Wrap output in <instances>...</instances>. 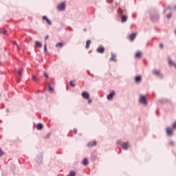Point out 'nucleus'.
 <instances>
[{
    "label": "nucleus",
    "mask_w": 176,
    "mask_h": 176,
    "mask_svg": "<svg viewBox=\"0 0 176 176\" xmlns=\"http://www.w3.org/2000/svg\"><path fill=\"white\" fill-rule=\"evenodd\" d=\"M117 144L118 145H120V146H122V149H124V151H127V149H129V148H130V144L128 142H122V140H118Z\"/></svg>",
    "instance_id": "obj_1"
},
{
    "label": "nucleus",
    "mask_w": 176,
    "mask_h": 176,
    "mask_svg": "<svg viewBox=\"0 0 176 176\" xmlns=\"http://www.w3.org/2000/svg\"><path fill=\"white\" fill-rule=\"evenodd\" d=\"M139 102L144 106L148 105V101L146 100V97H145V96L141 95L139 99Z\"/></svg>",
    "instance_id": "obj_2"
},
{
    "label": "nucleus",
    "mask_w": 176,
    "mask_h": 176,
    "mask_svg": "<svg viewBox=\"0 0 176 176\" xmlns=\"http://www.w3.org/2000/svg\"><path fill=\"white\" fill-rule=\"evenodd\" d=\"M120 16H121V23H126L127 21V16L123 14V12H120Z\"/></svg>",
    "instance_id": "obj_3"
},
{
    "label": "nucleus",
    "mask_w": 176,
    "mask_h": 176,
    "mask_svg": "<svg viewBox=\"0 0 176 176\" xmlns=\"http://www.w3.org/2000/svg\"><path fill=\"white\" fill-rule=\"evenodd\" d=\"M96 52L98 53H100V54H103V53L105 52V48H104L103 46L100 45L97 48Z\"/></svg>",
    "instance_id": "obj_4"
},
{
    "label": "nucleus",
    "mask_w": 176,
    "mask_h": 176,
    "mask_svg": "<svg viewBox=\"0 0 176 176\" xmlns=\"http://www.w3.org/2000/svg\"><path fill=\"white\" fill-rule=\"evenodd\" d=\"M58 10H65V3H61L57 7Z\"/></svg>",
    "instance_id": "obj_5"
},
{
    "label": "nucleus",
    "mask_w": 176,
    "mask_h": 176,
    "mask_svg": "<svg viewBox=\"0 0 176 176\" xmlns=\"http://www.w3.org/2000/svg\"><path fill=\"white\" fill-rule=\"evenodd\" d=\"M141 81H142V76H138L135 77V82L137 84L141 83Z\"/></svg>",
    "instance_id": "obj_6"
},
{
    "label": "nucleus",
    "mask_w": 176,
    "mask_h": 176,
    "mask_svg": "<svg viewBox=\"0 0 176 176\" xmlns=\"http://www.w3.org/2000/svg\"><path fill=\"white\" fill-rule=\"evenodd\" d=\"M173 129H173V128L167 127V128L166 129V133H167L168 135L171 136V135H173Z\"/></svg>",
    "instance_id": "obj_7"
},
{
    "label": "nucleus",
    "mask_w": 176,
    "mask_h": 176,
    "mask_svg": "<svg viewBox=\"0 0 176 176\" xmlns=\"http://www.w3.org/2000/svg\"><path fill=\"white\" fill-rule=\"evenodd\" d=\"M82 97H83L85 100H87L90 98V94L86 91H83L82 93Z\"/></svg>",
    "instance_id": "obj_8"
},
{
    "label": "nucleus",
    "mask_w": 176,
    "mask_h": 176,
    "mask_svg": "<svg viewBox=\"0 0 176 176\" xmlns=\"http://www.w3.org/2000/svg\"><path fill=\"white\" fill-rule=\"evenodd\" d=\"M97 145V141L94 140L93 142H90L87 144L88 148H90L91 146H96Z\"/></svg>",
    "instance_id": "obj_9"
},
{
    "label": "nucleus",
    "mask_w": 176,
    "mask_h": 176,
    "mask_svg": "<svg viewBox=\"0 0 176 176\" xmlns=\"http://www.w3.org/2000/svg\"><path fill=\"white\" fill-rule=\"evenodd\" d=\"M113 96H115V91H112L109 95H107V98L109 100H112L113 98Z\"/></svg>",
    "instance_id": "obj_10"
},
{
    "label": "nucleus",
    "mask_w": 176,
    "mask_h": 176,
    "mask_svg": "<svg viewBox=\"0 0 176 176\" xmlns=\"http://www.w3.org/2000/svg\"><path fill=\"white\" fill-rule=\"evenodd\" d=\"M43 20H45V21L48 24V25H52V21L47 18V16H43Z\"/></svg>",
    "instance_id": "obj_11"
},
{
    "label": "nucleus",
    "mask_w": 176,
    "mask_h": 176,
    "mask_svg": "<svg viewBox=\"0 0 176 176\" xmlns=\"http://www.w3.org/2000/svg\"><path fill=\"white\" fill-rule=\"evenodd\" d=\"M23 76V70L21 69L17 72L16 78L20 79Z\"/></svg>",
    "instance_id": "obj_12"
},
{
    "label": "nucleus",
    "mask_w": 176,
    "mask_h": 176,
    "mask_svg": "<svg viewBox=\"0 0 176 176\" xmlns=\"http://www.w3.org/2000/svg\"><path fill=\"white\" fill-rule=\"evenodd\" d=\"M141 57H142V52H136V54H135V58L136 59H140L141 58Z\"/></svg>",
    "instance_id": "obj_13"
},
{
    "label": "nucleus",
    "mask_w": 176,
    "mask_h": 176,
    "mask_svg": "<svg viewBox=\"0 0 176 176\" xmlns=\"http://www.w3.org/2000/svg\"><path fill=\"white\" fill-rule=\"evenodd\" d=\"M34 47H42V43L38 41H35Z\"/></svg>",
    "instance_id": "obj_14"
},
{
    "label": "nucleus",
    "mask_w": 176,
    "mask_h": 176,
    "mask_svg": "<svg viewBox=\"0 0 176 176\" xmlns=\"http://www.w3.org/2000/svg\"><path fill=\"white\" fill-rule=\"evenodd\" d=\"M111 61H116V55L115 54H113V52H111Z\"/></svg>",
    "instance_id": "obj_15"
},
{
    "label": "nucleus",
    "mask_w": 176,
    "mask_h": 176,
    "mask_svg": "<svg viewBox=\"0 0 176 176\" xmlns=\"http://www.w3.org/2000/svg\"><path fill=\"white\" fill-rule=\"evenodd\" d=\"M90 45H91V41L87 40L86 42L85 49H89V47H90Z\"/></svg>",
    "instance_id": "obj_16"
},
{
    "label": "nucleus",
    "mask_w": 176,
    "mask_h": 176,
    "mask_svg": "<svg viewBox=\"0 0 176 176\" xmlns=\"http://www.w3.org/2000/svg\"><path fill=\"white\" fill-rule=\"evenodd\" d=\"M83 166H87L89 164V160L87 158H85L82 161Z\"/></svg>",
    "instance_id": "obj_17"
},
{
    "label": "nucleus",
    "mask_w": 176,
    "mask_h": 176,
    "mask_svg": "<svg viewBox=\"0 0 176 176\" xmlns=\"http://www.w3.org/2000/svg\"><path fill=\"white\" fill-rule=\"evenodd\" d=\"M36 129L37 130H42L43 129V125L42 124H37Z\"/></svg>",
    "instance_id": "obj_18"
},
{
    "label": "nucleus",
    "mask_w": 176,
    "mask_h": 176,
    "mask_svg": "<svg viewBox=\"0 0 176 176\" xmlns=\"http://www.w3.org/2000/svg\"><path fill=\"white\" fill-rule=\"evenodd\" d=\"M64 46V43H57L56 45V47H63Z\"/></svg>",
    "instance_id": "obj_19"
},
{
    "label": "nucleus",
    "mask_w": 176,
    "mask_h": 176,
    "mask_svg": "<svg viewBox=\"0 0 176 176\" xmlns=\"http://www.w3.org/2000/svg\"><path fill=\"white\" fill-rule=\"evenodd\" d=\"M153 74L155 75H156V76H159V75H160V71H159V70H154L153 71Z\"/></svg>",
    "instance_id": "obj_20"
},
{
    "label": "nucleus",
    "mask_w": 176,
    "mask_h": 176,
    "mask_svg": "<svg viewBox=\"0 0 176 176\" xmlns=\"http://www.w3.org/2000/svg\"><path fill=\"white\" fill-rule=\"evenodd\" d=\"M69 85L72 86V87H75V86H76V85H75V82L72 80L70 81Z\"/></svg>",
    "instance_id": "obj_21"
},
{
    "label": "nucleus",
    "mask_w": 176,
    "mask_h": 176,
    "mask_svg": "<svg viewBox=\"0 0 176 176\" xmlns=\"http://www.w3.org/2000/svg\"><path fill=\"white\" fill-rule=\"evenodd\" d=\"M48 87H49V91H54V89H53V87H52V86L50 85V83L48 84Z\"/></svg>",
    "instance_id": "obj_22"
},
{
    "label": "nucleus",
    "mask_w": 176,
    "mask_h": 176,
    "mask_svg": "<svg viewBox=\"0 0 176 176\" xmlns=\"http://www.w3.org/2000/svg\"><path fill=\"white\" fill-rule=\"evenodd\" d=\"M168 63L170 65L173 66L176 64L174 61L171 60L170 59L168 60Z\"/></svg>",
    "instance_id": "obj_23"
},
{
    "label": "nucleus",
    "mask_w": 176,
    "mask_h": 176,
    "mask_svg": "<svg viewBox=\"0 0 176 176\" xmlns=\"http://www.w3.org/2000/svg\"><path fill=\"white\" fill-rule=\"evenodd\" d=\"M44 52L45 53H47V44L44 45Z\"/></svg>",
    "instance_id": "obj_24"
},
{
    "label": "nucleus",
    "mask_w": 176,
    "mask_h": 176,
    "mask_svg": "<svg viewBox=\"0 0 176 176\" xmlns=\"http://www.w3.org/2000/svg\"><path fill=\"white\" fill-rule=\"evenodd\" d=\"M76 174L75 171H72L69 173V176H75Z\"/></svg>",
    "instance_id": "obj_25"
},
{
    "label": "nucleus",
    "mask_w": 176,
    "mask_h": 176,
    "mask_svg": "<svg viewBox=\"0 0 176 176\" xmlns=\"http://www.w3.org/2000/svg\"><path fill=\"white\" fill-rule=\"evenodd\" d=\"M32 79L34 82H38V77L32 76Z\"/></svg>",
    "instance_id": "obj_26"
},
{
    "label": "nucleus",
    "mask_w": 176,
    "mask_h": 176,
    "mask_svg": "<svg viewBox=\"0 0 176 176\" xmlns=\"http://www.w3.org/2000/svg\"><path fill=\"white\" fill-rule=\"evenodd\" d=\"M1 32V34H3V35H5V34H6L7 31H6V30H5V29H2Z\"/></svg>",
    "instance_id": "obj_27"
},
{
    "label": "nucleus",
    "mask_w": 176,
    "mask_h": 176,
    "mask_svg": "<svg viewBox=\"0 0 176 176\" xmlns=\"http://www.w3.org/2000/svg\"><path fill=\"white\" fill-rule=\"evenodd\" d=\"M50 135H52V134L50 133H47V135L45 136V140H47V138H50Z\"/></svg>",
    "instance_id": "obj_28"
},
{
    "label": "nucleus",
    "mask_w": 176,
    "mask_h": 176,
    "mask_svg": "<svg viewBox=\"0 0 176 176\" xmlns=\"http://www.w3.org/2000/svg\"><path fill=\"white\" fill-rule=\"evenodd\" d=\"M4 155H5V153L3 151H2L1 149H0V157L3 156Z\"/></svg>",
    "instance_id": "obj_29"
},
{
    "label": "nucleus",
    "mask_w": 176,
    "mask_h": 176,
    "mask_svg": "<svg viewBox=\"0 0 176 176\" xmlns=\"http://www.w3.org/2000/svg\"><path fill=\"white\" fill-rule=\"evenodd\" d=\"M169 144H170V146H175V142H174L173 141H170V142H169Z\"/></svg>",
    "instance_id": "obj_30"
},
{
    "label": "nucleus",
    "mask_w": 176,
    "mask_h": 176,
    "mask_svg": "<svg viewBox=\"0 0 176 176\" xmlns=\"http://www.w3.org/2000/svg\"><path fill=\"white\" fill-rule=\"evenodd\" d=\"M44 76H45V78H49V74H47V73H46V72H45L44 73Z\"/></svg>",
    "instance_id": "obj_31"
},
{
    "label": "nucleus",
    "mask_w": 176,
    "mask_h": 176,
    "mask_svg": "<svg viewBox=\"0 0 176 176\" xmlns=\"http://www.w3.org/2000/svg\"><path fill=\"white\" fill-rule=\"evenodd\" d=\"M129 40L133 41V33L130 34Z\"/></svg>",
    "instance_id": "obj_32"
},
{
    "label": "nucleus",
    "mask_w": 176,
    "mask_h": 176,
    "mask_svg": "<svg viewBox=\"0 0 176 176\" xmlns=\"http://www.w3.org/2000/svg\"><path fill=\"white\" fill-rule=\"evenodd\" d=\"M74 134H78V129H74Z\"/></svg>",
    "instance_id": "obj_33"
},
{
    "label": "nucleus",
    "mask_w": 176,
    "mask_h": 176,
    "mask_svg": "<svg viewBox=\"0 0 176 176\" xmlns=\"http://www.w3.org/2000/svg\"><path fill=\"white\" fill-rule=\"evenodd\" d=\"M172 17V14H168V15H167V18L169 19H170Z\"/></svg>",
    "instance_id": "obj_34"
},
{
    "label": "nucleus",
    "mask_w": 176,
    "mask_h": 176,
    "mask_svg": "<svg viewBox=\"0 0 176 176\" xmlns=\"http://www.w3.org/2000/svg\"><path fill=\"white\" fill-rule=\"evenodd\" d=\"M88 104H91V99H89V98L88 99Z\"/></svg>",
    "instance_id": "obj_35"
},
{
    "label": "nucleus",
    "mask_w": 176,
    "mask_h": 176,
    "mask_svg": "<svg viewBox=\"0 0 176 176\" xmlns=\"http://www.w3.org/2000/svg\"><path fill=\"white\" fill-rule=\"evenodd\" d=\"M136 36H137V34H133V40H134V38H135Z\"/></svg>",
    "instance_id": "obj_36"
},
{
    "label": "nucleus",
    "mask_w": 176,
    "mask_h": 176,
    "mask_svg": "<svg viewBox=\"0 0 176 176\" xmlns=\"http://www.w3.org/2000/svg\"><path fill=\"white\" fill-rule=\"evenodd\" d=\"M173 129H176V122L173 124Z\"/></svg>",
    "instance_id": "obj_37"
},
{
    "label": "nucleus",
    "mask_w": 176,
    "mask_h": 176,
    "mask_svg": "<svg viewBox=\"0 0 176 176\" xmlns=\"http://www.w3.org/2000/svg\"><path fill=\"white\" fill-rule=\"evenodd\" d=\"M13 45H16V46L19 47V46L17 45V42H16V41H13Z\"/></svg>",
    "instance_id": "obj_38"
},
{
    "label": "nucleus",
    "mask_w": 176,
    "mask_h": 176,
    "mask_svg": "<svg viewBox=\"0 0 176 176\" xmlns=\"http://www.w3.org/2000/svg\"><path fill=\"white\" fill-rule=\"evenodd\" d=\"M107 2H108L109 3H111V2H113V0H110V1H108V0H107Z\"/></svg>",
    "instance_id": "obj_39"
},
{
    "label": "nucleus",
    "mask_w": 176,
    "mask_h": 176,
    "mask_svg": "<svg viewBox=\"0 0 176 176\" xmlns=\"http://www.w3.org/2000/svg\"><path fill=\"white\" fill-rule=\"evenodd\" d=\"M160 47L162 49V48L164 47L163 44L161 43V44L160 45Z\"/></svg>",
    "instance_id": "obj_40"
},
{
    "label": "nucleus",
    "mask_w": 176,
    "mask_h": 176,
    "mask_svg": "<svg viewBox=\"0 0 176 176\" xmlns=\"http://www.w3.org/2000/svg\"><path fill=\"white\" fill-rule=\"evenodd\" d=\"M45 39H49V35H47V36H45Z\"/></svg>",
    "instance_id": "obj_41"
},
{
    "label": "nucleus",
    "mask_w": 176,
    "mask_h": 176,
    "mask_svg": "<svg viewBox=\"0 0 176 176\" xmlns=\"http://www.w3.org/2000/svg\"><path fill=\"white\" fill-rule=\"evenodd\" d=\"M174 67L176 68V63H175V65H174Z\"/></svg>",
    "instance_id": "obj_42"
},
{
    "label": "nucleus",
    "mask_w": 176,
    "mask_h": 176,
    "mask_svg": "<svg viewBox=\"0 0 176 176\" xmlns=\"http://www.w3.org/2000/svg\"><path fill=\"white\" fill-rule=\"evenodd\" d=\"M174 8L176 9V6H175Z\"/></svg>",
    "instance_id": "obj_43"
},
{
    "label": "nucleus",
    "mask_w": 176,
    "mask_h": 176,
    "mask_svg": "<svg viewBox=\"0 0 176 176\" xmlns=\"http://www.w3.org/2000/svg\"><path fill=\"white\" fill-rule=\"evenodd\" d=\"M84 31H86V29H84Z\"/></svg>",
    "instance_id": "obj_44"
},
{
    "label": "nucleus",
    "mask_w": 176,
    "mask_h": 176,
    "mask_svg": "<svg viewBox=\"0 0 176 176\" xmlns=\"http://www.w3.org/2000/svg\"><path fill=\"white\" fill-rule=\"evenodd\" d=\"M175 34H176V30H175Z\"/></svg>",
    "instance_id": "obj_45"
}]
</instances>
